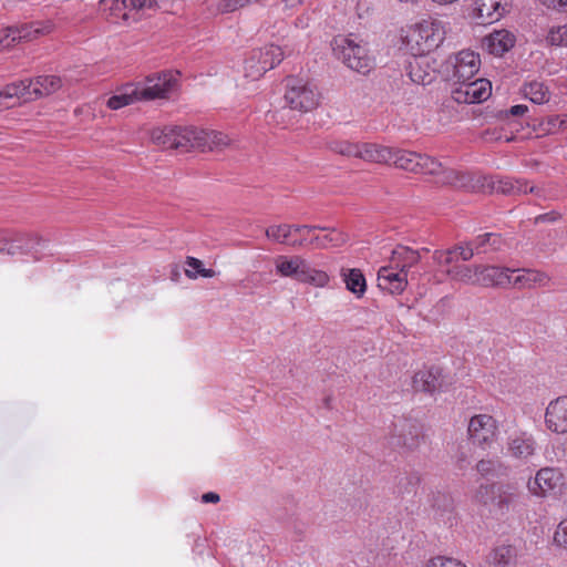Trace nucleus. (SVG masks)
Wrapping results in <instances>:
<instances>
[{
	"label": "nucleus",
	"instance_id": "1",
	"mask_svg": "<svg viewBox=\"0 0 567 567\" xmlns=\"http://www.w3.org/2000/svg\"><path fill=\"white\" fill-rule=\"evenodd\" d=\"M151 138L158 146L184 152L192 148L202 152H219L230 144V138L226 134L197 127L165 126L154 128Z\"/></svg>",
	"mask_w": 567,
	"mask_h": 567
},
{
	"label": "nucleus",
	"instance_id": "2",
	"mask_svg": "<svg viewBox=\"0 0 567 567\" xmlns=\"http://www.w3.org/2000/svg\"><path fill=\"white\" fill-rule=\"evenodd\" d=\"M520 493L513 483L481 484L475 494L474 501L483 506H489L498 515H506L515 507Z\"/></svg>",
	"mask_w": 567,
	"mask_h": 567
},
{
	"label": "nucleus",
	"instance_id": "3",
	"mask_svg": "<svg viewBox=\"0 0 567 567\" xmlns=\"http://www.w3.org/2000/svg\"><path fill=\"white\" fill-rule=\"evenodd\" d=\"M275 265L276 271L281 277H289L299 282L320 288L329 282V276L326 271L313 268L309 260L299 255L278 256Z\"/></svg>",
	"mask_w": 567,
	"mask_h": 567
},
{
	"label": "nucleus",
	"instance_id": "4",
	"mask_svg": "<svg viewBox=\"0 0 567 567\" xmlns=\"http://www.w3.org/2000/svg\"><path fill=\"white\" fill-rule=\"evenodd\" d=\"M333 52L349 69L367 74L372 69V59L365 47L351 38H339L334 40Z\"/></svg>",
	"mask_w": 567,
	"mask_h": 567
},
{
	"label": "nucleus",
	"instance_id": "5",
	"mask_svg": "<svg viewBox=\"0 0 567 567\" xmlns=\"http://www.w3.org/2000/svg\"><path fill=\"white\" fill-rule=\"evenodd\" d=\"M320 94L316 86L302 80L288 78L285 101L291 110L309 112L319 104Z\"/></svg>",
	"mask_w": 567,
	"mask_h": 567
},
{
	"label": "nucleus",
	"instance_id": "6",
	"mask_svg": "<svg viewBox=\"0 0 567 567\" xmlns=\"http://www.w3.org/2000/svg\"><path fill=\"white\" fill-rule=\"evenodd\" d=\"M422 425L414 419L399 417L393 422L390 442L394 447L414 451L422 440Z\"/></svg>",
	"mask_w": 567,
	"mask_h": 567
},
{
	"label": "nucleus",
	"instance_id": "7",
	"mask_svg": "<svg viewBox=\"0 0 567 567\" xmlns=\"http://www.w3.org/2000/svg\"><path fill=\"white\" fill-rule=\"evenodd\" d=\"M484 193H497L507 196L535 194L537 197H545L542 188L529 186L527 181L496 176H485Z\"/></svg>",
	"mask_w": 567,
	"mask_h": 567
},
{
	"label": "nucleus",
	"instance_id": "8",
	"mask_svg": "<svg viewBox=\"0 0 567 567\" xmlns=\"http://www.w3.org/2000/svg\"><path fill=\"white\" fill-rule=\"evenodd\" d=\"M51 31V25L40 22L11 25L0 30V51L13 47L16 43L32 41Z\"/></svg>",
	"mask_w": 567,
	"mask_h": 567
},
{
	"label": "nucleus",
	"instance_id": "9",
	"mask_svg": "<svg viewBox=\"0 0 567 567\" xmlns=\"http://www.w3.org/2000/svg\"><path fill=\"white\" fill-rule=\"evenodd\" d=\"M390 164L400 169L421 174L433 172L435 167H439L435 158L405 150H392Z\"/></svg>",
	"mask_w": 567,
	"mask_h": 567
},
{
	"label": "nucleus",
	"instance_id": "10",
	"mask_svg": "<svg viewBox=\"0 0 567 567\" xmlns=\"http://www.w3.org/2000/svg\"><path fill=\"white\" fill-rule=\"evenodd\" d=\"M492 94V84L487 79L470 80L452 90V99L457 103L473 104L486 101Z\"/></svg>",
	"mask_w": 567,
	"mask_h": 567
},
{
	"label": "nucleus",
	"instance_id": "11",
	"mask_svg": "<svg viewBox=\"0 0 567 567\" xmlns=\"http://www.w3.org/2000/svg\"><path fill=\"white\" fill-rule=\"evenodd\" d=\"M467 431L474 444L486 447L496 441L498 426L492 415L477 414L471 417Z\"/></svg>",
	"mask_w": 567,
	"mask_h": 567
},
{
	"label": "nucleus",
	"instance_id": "12",
	"mask_svg": "<svg viewBox=\"0 0 567 567\" xmlns=\"http://www.w3.org/2000/svg\"><path fill=\"white\" fill-rule=\"evenodd\" d=\"M449 384L451 380L443 373V369L436 365L420 370L413 377V388L429 394L443 391Z\"/></svg>",
	"mask_w": 567,
	"mask_h": 567
},
{
	"label": "nucleus",
	"instance_id": "13",
	"mask_svg": "<svg viewBox=\"0 0 567 567\" xmlns=\"http://www.w3.org/2000/svg\"><path fill=\"white\" fill-rule=\"evenodd\" d=\"M177 84V78L172 72H162L146 78V85L140 86L142 100L164 99Z\"/></svg>",
	"mask_w": 567,
	"mask_h": 567
},
{
	"label": "nucleus",
	"instance_id": "14",
	"mask_svg": "<svg viewBox=\"0 0 567 567\" xmlns=\"http://www.w3.org/2000/svg\"><path fill=\"white\" fill-rule=\"evenodd\" d=\"M480 55L470 50H463L454 56L451 80L454 85L472 80L480 70Z\"/></svg>",
	"mask_w": 567,
	"mask_h": 567
},
{
	"label": "nucleus",
	"instance_id": "15",
	"mask_svg": "<svg viewBox=\"0 0 567 567\" xmlns=\"http://www.w3.org/2000/svg\"><path fill=\"white\" fill-rule=\"evenodd\" d=\"M506 449L511 457L527 462L536 454L537 443L532 434L517 432L508 436Z\"/></svg>",
	"mask_w": 567,
	"mask_h": 567
},
{
	"label": "nucleus",
	"instance_id": "16",
	"mask_svg": "<svg viewBox=\"0 0 567 567\" xmlns=\"http://www.w3.org/2000/svg\"><path fill=\"white\" fill-rule=\"evenodd\" d=\"M545 423L551 432H567V395L550 401L546 409Z\"/></svg>",
	"mask_w": 567,
	"mask_h": 567
},
{
	"label": "nucleus",
	"instance_id": "17",
	"mask_svg": "<svg viewBox=\"0 0 567 567\" xmlns=\"http://www.w3.org/2000/svg\"><path fill=\"white\" fill-rule=\"evenodd\" d=\"M409 276L398 269L392 262L381 267L378 272V286L390 293H401L408 285Z\"/></svg>",
	"mask_w": 567,
	"mask_h": 567
},
{
	"label": "nucleus",
	"instance_id": "18",
	"mask_svg": "<svg viewBox=\"0 0 567 567\" xmlns=\"http://www.w3.org/2000/svg\"><path fill=\"white\" fill-rule=\"evenodd\" d=\"M561 484L563 474L558 468L544 467L536 473L534 481L528 482V489L533 494L542 496L550 491H554Z\"/></svg>",
	"mask_w": 567,
	"mask_h": 567
},
{
	"label": "nucleus",
	"instance_id": "19",
	"mask_svg": "<svg viewBox=\"0 0 567 567\" xmlns=\"http://www.w3.org/2000/svg\"><path fill=\"white\" fill-rule=\"evenodd\" d=\"M480 274V286L506 288L512 284V274L515 270L497 266H476Z\"/></svg>",
	"mask_w": 567,
	"mask_h": 567
},
{
	"label": "nucleus",
	"instance_id": "20",
	"mask_svg": "<svg viewBox=\"0 0 567 567\" xmlns=\"http://www.w3.org/2000/svg\"><path fill=\"white\" fill-rule=\"evenodd\" d=\"M420 34H423L424 41L416 39V48L411 47L415 50L413 54L423 55L435 49H437L444 40V31L439 27V23L432 22L426 25L420 27Z\"/></svg>",
	"mask_w": 567,
	"mask_h": 567
},
{
	"label": "nucleus",
	"instance_id": "21",
	"mask_svg": "<svg viewBox=\"0 0 567 567\" xmlns=\"http://www.w3.org/2000/svg\"><path fill=\"white\" fill-rule=\"evenodd\" d=\"M1 240L4 252L14 256L30 252L40 245L42 239L35 234H18L14 237H4Z\"/></svg>",
	"mask_w": 567,
	"mask_h": 567
},
{
	"label": "nucleus",
	"instance_id": "22",
	"mask_svg": "<svg viewBox=\"0 0 567 567\" xmlns=\"http://www.w3.org/2000/svg\"><path fill=\"white\" fill-rule=\"evenodd\" d=\"M474 12L478 23L491 24L504 16L506 7L502 3V0H477Z\"/></svg>",
	"mask_w": 567,
	"mask_h": 567
},
{
	"label": "nucleus",
	"instance_id": "23",
	"mask_svg": "<svg viewBox=\"0 0 567 567\" xmlns=\"http://www.w3.org/2000/svg\"><path fill=\"white\" fill-rule=\"evenodd\" d=\"M421 254L419 250H414L410 247L398 245L392 250L391 262L400 270L411 275V279L415 278L414 272H410V269L419 264Z\"/></svg>",
	"mask_w": 567,
	"mask_h": 567
},
{
	"label": "nucleus",
	"instance_id": "24",
	"mask_svg": "<svg viewBox=\"0 0 567 567\" xmlns=\"http://www.w3.org/2000/svg\"><path fill=\"white\" fill-rule=\"evenodd\" d=\"M484 44L489 53L502 56L514 47L515 35L507 30H497L484 39Z\"/></svg>",
	"mask_w": 567,
	"mask_h": 567
},
{
	"label": "nucleus",
	"instance_id": "25",
	"mask_svg": "<svg viewBox=\"0 0 567 567\" xmlns=\"http://www.w3.org/2000/svg\"><path fill=\"white\" fill-rule=\"evenodd\" d=\"M519 275L513 277L511 286L518 289L533 288L535 286H546L549 282V276L537 269H518Z\"/></svg>",
	"mask_w": 567,
	"mask_h": 567
},
{
	"label": "nucleus",
	"instance_id": "26",
	"mask_svg": "<svg viewBox=\"0 0 567 567\" xmlns=\"http://www.w3.org/2000/svg\"><path fill=\"white\" fill-rule=\"evenodd\" d=\"M28 84H30V97L38 99L56 92L61 87L62 81L55 75H40L28 80Z\"/></svg>",
	"mask_w": 567,
	"mask_h": 567
},
{
	"label": "nucleus",
	"instance_id": "27",
	"mask_svg": "<svg viewBox=\"0 0 567 567\" xmlns=\"http://www.w3.org/2000/svg\"><path fill=\"white\" fill-rule=\"evenodd\" d=\"M324 229H320L321 231H327L324 236H315L310 239L309 244L318 249H327L329 247H340L344 245L349 237L346 233L334 228L323 226Z\"/></svg>",
	"mask_w": 567,
	"mask_h": 567
},
{
	"label": "nucleus",
	"instance_id": "28",
	"mask_svg": "<svg viewBox=\"0 0 567 567\" xmlns=\"http://www.w3.org/2000/svg\"><path fill=\"white\" fill-rule=\"evenodd\" d=\"M472 247H474L476 255L488 254L502 250L505 240L499 234L485 233L471 239Z\"/></svg>",
	"mask_w": 567,
	"mask_h": 567
},
{
	"label": "nucleus",
	"instance_id": "29",
	"mask_svg": "<svg viewBox=\"0 0 567 567\" xmlns=\"http://www.w3.org/2000/svg\"><path fill=\"white\" fill-rule=\"evenodd\" d=\"M271 70V64L262 61V54L254 49L244 62V74L252 81L259 80L267 71Z\"/></svg>",
	"mask_w": 567,
	"mask_h": 567
},
{
	"label": "nucleus",
	"instance_id": "30",
	"mask_svg": "<svg viewBox=\"0 0 567 567\" xmlns=\"http://www.w3.org/2000/svg\"><path fill=\"white\" fill-rule=\"evenodd\" d=\"M392 156V148L380 146L372 143H360L359 158L373 162L390 164Z\"/></svg>",
	"mask_w": 567,
	"mask_h": 567
},
{
	"label": "nucleus",
	"instance_id": "31",
	"mask_svg": "<svg viewBox=\"0 0 567 567\" xmlns=\"http://www.w3.org/2000/svg\"><path fill=\"white\" fill-rule=\"evenodd\" d=\"M141 94H140V85L136 84H126L123 89L122 93L112 95L106 105L111 110H118L123 106L130 105L136 101H141Z\"/></svg>",
	"mask_w": 567,
	"mask_h": 567
},
{
	"label": "nucleus",
	"instance_id": "32",
	"mask_svg": "<svg viewBox=\"0 0 567 567\" xmlns=\"http://www.w3.org/2000/svg\"><path fill=\"white\" fill-rule=\"evenodd\" d=\"M454 188L465 192L484 193L485 176L473 174L470 172L458 171L456 175Z\"/></svg>",
	"mask_w": 567,
	"mask_h": 567
},
{
	"label": "nucleus",
	"instance_id": "33",
	"mask_svg": "<svg viewBox=\"0 0 567 567\" xmlns=\"http://www.w3.org/2000/svg\"><path fill=\"white\" fill-rule=\"evenodd\" d=\"M0 93L3 103H13L16 105V101L20 97H23L24 100H31L30 84H28V80H21L7 84L0 90Z\"/></svg>",
	"mask_w": 567,
	"mask_h": 567
},
{
	"label": "nucleus",
	"instance_id": "34",
	"mask_svg": "<svg viewBox=\"0 0 567 567\" xmlns=\"http://www.w3.org/2000/svg\"><path fill=\"white\" fill-rule=\"evenodd\" d=\"M533 130L537 132V136L555 134L559 130L567 127V116H548L546 120H534Z\"/></svg>",
	"mask_w": 567,
	"mask_h": 567
},
{
	"label": "nucleus",
	"instance_id": "35",
	"mask_svg": "<svg viewBox=\"0 0 567 567\" xmlns=\"http://www.w3.org/2000/svg\"><path fill=\"white\" fill-rule=\"evenodd\" d=\"M446 272L452 280L466 285L480 284V274L476 271V266L454 265L452 268L447 269Z\"/></svg>",
	"mask_w": 567,
	"mask_h": 567
},
{
	"label": "nucleus",
	"instance_id": "36",
	"mask_svg": "<svg viewBox=\"0 0 567 567\" xmlns=\"http://www.w3.org/2000/svg\"><path fill=\"white\" fill-rule=\"evenodd\" d=\"M347 289L358 297L363 296L367 289V284L363 274L360 269H349L342 274Z\"/></svg>",
	"mask_w": 567,
	"mask_h": 567
},
{
	"label": "nucleus",
	"instance_id": "37",
	"mask_svg": "<svg viewBox=\"0 0 567 567\" xmlns=\"http://www.w3.org/2000/svg\"><path fill=\"white\" fill-rule=\"evenodd\" d=\"M507 467L498 458L481 460L476 464V471L483 476L498 477L505 474Z\"/></svg>",
	"mask_w": 567,
	"mask_h": 567
},
{
	"label": "nucleus",
	"instance_id": "38",
	"mask_svg": "<svg viewBox=\"0 0 567 567\" xmlns=\"http://www.w3.org/2000/svg\"><path fill=\"white\" fill-rule=\"evenodd\" d=\"M524 95L535 104H543L549 101L550 93L544 83L534 81L525 84Z\"/></svg>",
	"mask_w": 567,
	"mask_h": 567
},
{
	"label": "nucleus",
	"instance_id": "39",
	"mask_svg": "<svg viewBox=\"0 0 567 567\" xmlns=\"http://www.w3.org/2000/svg\"><path fill=\"white\" fill-rule=\"evenodd\" d=\"M436 165L433 172H426L429 175H433L435 177V183L441 186H451L453 187L455 184L457 169L445 167L442 163L436 161Z\"/></svg>",
	"mask_w": 567,
	"mask_h": 567
},
{
	"label": "nucleus",
	"instance_id": "40",
	"mask_svg": "<svg viewBox=\"0 0 567 567\" xmlns=\"http://www.w3.org/2000/svg\"><path fill=\"white\" fill-rule=\"evenodd\" d=\"M126 0H101L100 4L104 11H109L111 17L127 20Z\"/></svg>",
	"mask_w": 567,
	"mask_h": 567
},
{
	"label": "nucleus",
	"instance_id": "41",
	"mask_svg": "<svg viewBox=\"0 0 567 567\" xmlns=\"http://www.w3.org/2000/svg\"><path fill=\"white\" fill-rule=\"evenodd\" d=\"M292 233V226L289 224L274 225L266 229L267 238L280 244H286Z\"/></svg>",
	"mask_w": 567,
	"mask_h": 567
},
{
	"label": "nucleus",
	"instance_id": "42",
	"mask_svg": "<svg viewBox=\"0 0 567 567\" xmlns=\"http://www.w3.org/2000/svg\"><path fill=\"white\" fill-rule=\"evenodd\" d=\"M419 484L420 476L416 473L405 474L398 483V494L401 496L414 494Z\"/></svg>",
	"mask_w": 567,
	"mask_h": 567
},
{
	"label": "nucleus",
	"instance_id": "43",
	"mask_svg": "<svg viewBox=\"0 0 567 567\" xmlns=\"http://www.w3.org/2000/svg\"><path fill=\"white\" fill-rule=\"evenodd\" d=\"M330 150L337 154L359 158L360 143H350L347 141H336L330 144Z\"/></svg>",
	"mask_w": 567,
	"mask_h": 567
},
{
	"label": "nucleus",
	"instance_id": "44",
	"mask_svg": "<svg viewBox=\"0 0 567 567\" xmlns=\"http://www.w3.org/2000/svg\"><path fill=\"white\" fill-rule=\"evenodd\" d=\"M256 50L262 54V61H265L266 64H271V69L279 64L284 59L282 50L274 44L266 45Z\"/></svg>",
	"mask_w": 567,
	"mask_h": 567
},
{
	"label": "nucleus",
	"instance_id": "45",
	"mask_svg": "<svg viewBox=\"0 0 567 567\" xmlns=\"http://www.w3.org/2000/svg\"><path fill=\"white\" fill-rule=\"evenodd\" d=\"M186 265L190 267L195 272L189 269H186V276L189 278H196L197 276H202L204 278H212L215 276V271L213 269L204 268L203 262L195 257H187Z\"/></svg>",
	"mask_w": 567,
	"mask_h": 567
},
{
	"label": "nucleus",
	"instance_id": "46",
	"mask_svg": "<svg viewBox=\"0 0 567 567\" xmlns=\"http://www.w3.org/2000/svg\"><path fill=\"white\" fill-rule=\"evenodd\" d=\"M546 41L549 45L567 47V24L550 28Z\"/></svg>",
	"mask_w": 567,
	"mask_h": 567
},
{
	"label": "nucleus",
	"instance_id": "47",
	"mask_svg": "<svg viewBox=\"0 0 567 567\" xmlns=\"http://www.w3.org/2000/svg\"><path fill=\"white\" fill-rule=\"evenodd\" d=\"M452 250H454V257L457 256L463 261L471 260L476 255L471 240L455 245L452 247Z\"/></svg>",
	"mask_w": 567,
	"mask_h": 567
},
{
	"label": "nucleus",
	"instance_id": "48",
	"mask_svg": "<svg viewBox=\"0 0 567 567\" xmlns=\"http://www.w3.org/2000/svg\"><path fill=\"white\" fill-rule=\"evenodd\" d=\"M513 556L514 553L511 546H501L494 550L492 559L494 564L506 565L509 563Z\"/></svg>",
	"mask_w": 567,
	"mask_h": 567
},
{
	"label": "nucleus",
	"instance_id": "49",
	"mask_svg": "<svg viewBox=\"0 0 567 567\" xmlns=\"http://www.w3.org/2000/svg\"><path fill=\"white\" fill-rule=\"evenodd\" d=\"M251 0H221L217 7L218 12L220 13H230L236 11L239 8L249 4Z\"/></svg>",
	"mask_w": 567,
	"mask_h": 567
},
{
	"label": "nucleus",
	"instance_id": "50",
	"mask_svg": "<svg viewBox=\"0 0 567 567\" xmlns=\"http://www.w3.org/2000/svg\"><path fill=\"white\" fill-rule=\"evenodd\" d=\"M426 567H466V566L456 559L439 556V557L431 559L426 564Z\"/></svg>",
	"mask_w": 567,
	"mask_h": 567
},
{
	"label": "nucleus",
	"instance_id": "51",
	"mask_svg": "<svg viewBox=\"0 0 567 567\" xmlns=\"http://www.w3.org/2000/svg\"><path fill=\"white\" fill-rule=\"evenodd\" d=\"M433 259L439 265H451L455 261L454 250L452 248L447 250H435L433 254Z\"/></svg>",
	"mask_w": 567,
	"mask_h": 567
},
{
	"label": "nucleus",
	"instance_id": "52",
	"mask_svg": "<svg viewBox=\"0 0 567 567\" xmlns=\"http://www.w3.org/2000/svg\"><path fill=\"white\" fill-rule=\"evenodd\" d=\"M554 540L558 546L567 548V517L559 523Z\"/></svg>",
	"mask_w": 567,
	"mask_h": 567
},
{
	"label": "nucleus",
	"instance_id": "53",
	"mask_svg": "<svg viewBox=\"0 0 567 567\" xmlns=\"http://www.w3.org/2000/svg\"><path fill=\"white\" fill-rule=\"evenodd\" d=\"M560 218H561V215L558 212L553 210V212H549L546 214H540V215L536 216L534 219V223L535 224L554 223Z\"/></svg>",
	"mask_w": 567,
	"mask_h": 567
},
{
	"label": "nucleus",
	"instance_id": "54",
	"mask_svg": "<svg viewBox=\"0 0 567 567\" xmlns=\"http://www.w3.org/2000/svg\"><path fill=\"white\" fill-rule=\"evenodd\" d=\"M439 502L442 503L443 512H450L452 509V499L450 496H447L445 494H439L435 498L433 507H437V509H440L441 504H439Z\"/></svg>",
	"mask_w": 567,
	"mask_h": 567
},
{
	"label": "nucleus",
	"instance_id": "55",
	"mask_svg": "<svg viewBox=\"0 0 567 567\" xmlns=\"http://www.w3.org/2000/svg\"><path fill=\"white\" fill-rule=\"evenodd\" d=\"M130 6L132 10L135 9H143V8H155L156 1L155 0H130Z\"/></svg>",
	"mask_w": 567,
	"mask_h": 567
},
{
	"label": "nucleus",
	"instance_id": "56",
	"mask_svg": "<svg viewBox=\"0 0 567 567\" xmlns=\"http://www.w3.org/2000/svg\"><path fill=\"white\" fill-rule=\"evenodd\" d=\"M292 226V231L295 233H300L302 230H307V231H313V230H317V229H324L323 226H320V225H291Z\"/></svg>",
	"mask_w": 567,
	"mask_h": 567
},
{
	"label": "nucleus",
	"instance_id": "57",
	"mask_svg": "<svg viewBox=\"0 0 567 567\" xmlns=\"http://www.w3.org/2000/svg\"><path fill=\"white\" fill-rule=\"evenodd\" d=\"M528 111V107L523 104L514 105L509 109L508 113L513 116H522Z\"/></svg>",
	"mask_w": 567,
	"mask_h": 567
},
{
	"label": "nucleus",
	"instance_id": "58",
	"mask_svg": "<svg viewBox=\"0 0 567 567\" xmlns=\"http://www.w3.org/2000/svg\"><path fill=\"white\" fill-rule=\"evenodd\" d=\"M202 501L204 503H218L220 501V497L217 493L208 492L202 495Z\"/></svg>",
	"mask_w": 567,
	"mask_h": 567
},
{
	"label": "nucleus",
	"instance_id": "59",
	"mask_svg": "<svg viewBox=\"0 0 567 567\" xmlns=\"http://www.w3.org/2000/svg\"><path fill=\"white\" fill-rule=\"evenodd\" d=\"M548 7L565 9L567 7V0H543Z\"/></svg>",
	"mask_w": 567,
	"mask_h": 567
},
{
	"label": "nucleus",
	"instance_id": "60",
	"mask_svg": "<svg viewBox=\"0 0 567 567\" xmlns=\"http://www.w3.org/2000/svg\"><path fill=\"white\" fill-rule=\"evenodd\" d=\"M416 39H419V41H421V42L424 41L423 34L422 35L420 34V28L414 30L411 34L408 35L409 43L410 42L416 43Z\"/></svg>",
	"mask_w": 567,
	"mask_h": 567
},
{
	"label": "nucleus",
	"instance_id": "61",
	"mask_svg": "<svg viewBox=\"0 0 567 567\" xmlns=\"http://www.w3.org/2000/svg\"><path fill=\"white\" fill-rule=\"evenodd\" d=\"M309 243L307 241L306 238H301L300 240H296L293 243H291L292 246H296V247H303L306 245H308Z\"/></svg>",
	"mask_w": 567,
	"mask_h": 567
},
{
	"label": "nucleus",
	"instance_id": "62",
	"mask_svg": "<svg viewBox=\"0 0 567 567\" xmlns=\"http://www.w3.org/2000/svg\"><path fill=\"white\" fill-rule=\"evenodd\" d=\"M287 7H293L302 2V0H284Z\"/></svg>",
	"mask_w": 567,
	"mask_h": 567
},
{
	"label": "nucleus",
	"instance_id": "63",
	"mask_svg": "<svg viewBox=\"0 0 567 567\" xmlns=\"http://www.w3.org/2000/svg\"><path fill=\"white\" fill-rule=\"evenodd\" d=\"M4 252V246L2 245V240L0 239V254Z\"/></svg>",
	"mask_w": 567,
	"mask_h": 567
},
{
	"label": "nucleus",
	"instance_id": "64",
	"mask_svg": "<svg viewBox=\"0 0 567 567\" xmlns=\"http://www.w3.org/2000/svg\"><path fill=\"white\" fill-rule=\"evenodd\" d=\"M125 4H126V10H127V9H131L130 0H126V1H125Z\"/></svg>",
	"mask_w": 567,
	"mask_h": 567
}]
</instances>
